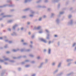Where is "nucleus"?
<instances>
[{"label": "nucleus", "instance_id": "obj_11", "mask_svg": "<svg viewBox=\"0 0 76 76\" xmlns=\"http://www.w3.org/2000/svg\"><path fill=\"white\" fill-rule=\"evenodd\" d=\"M23 44L24 45H26L27 44L26 43H24Z\"/></svg>", "mask_w": 76, "mask_h": 76}, {"label": "nucleus", "instance_id": "obj_3", "mask_svg": "<svg viewBox=\"0 0 76 76\" xmlns=\"http://www.w3.org/2000/svg\"><path fill=\"white\" fill-rule=\"evenodd\" d=\"M51 51V49H49V54H50V52Z\"/></svg>", "mask_w": 76, "mask_h": 76}, {"label": "nucleus", "instance_id": "obj_5", "mask_svg": "<svg viewBox=\"0 0 76 76\" xmlns=\"http://www.w3.org/2000/svg\"><path fill=\"white\" fill-rule=\"evenodd\" d=\"M5 61H7V60H9V59L7 58H5Z\"/></svg>", "mask_w": 76, "mask_h": 76}, {"label": "nucleus", "instance_id": "obj_16", "mask_svg": "<svg viewBox=\"0 0 76 76\" xmlns=\"http://www.w3.org/2000/svg\"><path fill=\"white\" fill-rule=\"evenodd\" d=\"M27 24H28V25H29V24H30V23H29V22H28V23H27Z\"/></svg>", "mask_w": 76, "mask_h": 76}, {"label": "nucleus", "instance_id": "obj_2", "mask_svg": "<svg viewBox=\"0 0 76 76\" xmlns=\"http://www.w3.org/2000/svg\"><path fill=\"white\" fill-rule=\"evenodd\" d=\"M41 27L40 26H39L37 28V29H41Z\"/></svg>", "mask_w": 76, "mask_h": 76}, {"label": "nucleus", "instance_id": "obj_44", "mask_svg": "<svg viewBox=\"0 0 76 76\" xmlns=\"http://www.w3.org/2000/svg\"><path fill=\"white\" fill-rule=\"evenodd\" d=\"M5 16H4V17H5Z\"/></svg>", "mask_w": 76, "mask_h": 76}, {"label": "nucleus", "instance_id": "obj_30", "mask_svg": "<svg viewBox=\"0 0 76 76\" xmlns=\"http://www.w3.org/2000/svg\"><path fill=\"white\" fill-rule=\"evenodd\" d=\"M23 28H21V30H23Z\"/></svg>", "mask_w": 76, "mask_h": 76}, {"label": "nucleus", "instance_id": "obj_31", "mask_svg": "<svg viewBox=\"0 0 76 76\" xmlns=\"http://www.w3.org/2000/svg\"><path fill=\"white\" fill-rule=\"evenodd\" d=\"M7 53H9V52H7Z\"/></svg>", "mask_w": 76, "mask_h": 76}, {"label": "nucleus", "instance_id": "obj_37", "mask_svg": "<svg viewBox=\"0 0 76 76\" xmlns=\"http://www.w3.org/2000/svg\"><path fill=\"white\" fill-rule=\"evenodd\" d=\"M69 18H70V16H69Z\"/></svg>", "mask_w": 76, "mask_h": 76}, {"label": "nucleus", "instance_id": "obj_29", "mask_svg": "<svg viewBox=\"0 0 76 76\" xmlns=\"http://www.w3.org/2000/svg\"><path fill=\"white\" fill-rule=\"evenodd\" d=\"M30 16H33V15H30Z\"/></svg>", "mask_w": 76, "mask_h": 76}, {"label": "nucleus", "instance_id": "obj_12", "mask_svg": "<svg viewBox=\"0 0 76 76\" xmlns=\"http://www.w3.org/2000/svg\"><path fill=\"white\" fill-rule=\"evenodd\" d=\"M41 19H42V18H40L39 19V20H41Z\"/></svg>", "mask_w": 76, "mask_h": 76}, {"label": "nucleus", "instance_id": "obj_39", "mask_svg": "<svg viewBox=\"0 0 76 76\" xmlns=\"http://www.w3.org/2000/svg\"><path fill=\"white\" fill-rule=\"evenodd\" d=\"M33 76H35V75H33Z\"/></svg>", "mask_w": 76, "mask_h": 76}, {"label": "nucleus", "instance_id": "obj_47", "mask_svg": "<svg viewBox=\"0 0 76 76\" xmlns=\"http://www.w3.org/2000/svg\"><path fill=\"white\" fill-rule=\"evenodd\" d=\"M31 56L32 57V56Z\"/></svg>", "mask_w": 76, "mask_h": 76}, {"label": "nucleus", "instance_id": "obj_6", "mask_svg": "<svg viewBox=\"0 0 76 76\" xmlns=\"http://www.w3.org/2000/svg\"><path fill=\"white\" fill-rule=\"evenodd\" d=\"M16 25H15V26H13V28L14 29H15L16 27Z\"/></svg>", "mask_w": 76, "mask_h": 76}, {"label": "nucleus", "instance_id": "obj_27", "mask_svg": "<svg viewBox=\"0 0 76 76\" xmlns=\"http://www.w3.org/2000/svg\"><path fill=\"white\" fill-rule=\"evenodd\" d=\"M28 34H29V35H30V34H31V32H29L28 33Z\"/></svg>", "mask_w": 76, "mask_h": 76}, {"label": "nucleus", "instance_id": "obj_19", "mask_svg": "<svg viewBox=\"0 0 76 76\" xmlns=\"http://www.w3.org/2000/svg\"><path fill=\"white\" fill-rule=\"evenodd\" d=\"M26 67H29V65H26Z\"/></svg>", "mask_w": 76, "mask_h": 76}, {"label": "nucleus", "instance_id": "obj_36", "mask_svg": "<svg viewBox=\"0 0 76 76\" xmlns=\"http://www.w3.org/2000/svg\"><path fill=\"white\" fill-rule=\"evenodd\" d=\"M8 16V17H10V16Z\"/></svg>", "mask_w": 76, "mask_h": 76}, {"label": "nucleus", "instance_id": "obj_7", "mask_svg": "<svg viewBox=\"0 0 76 76\" xmlns=\"http://www.w3.org/2000/svg\"><path fill=\"white\" fill-rule=\"evenodd\" d=\"M55 37H57V35H55Z\"/></svg>", "mask_w": 76, "mask_h": 76}, {"label": "nucleus", "instance_id": "obj_26", "mask_svg": "<svg viewBox=\"0 0 76 76\" xmlns=\"http://www.w3.org/2000/svg\"><path fill=\"white\" fill-rule=\"evenodd\" d=\"M27 1H28V0H26L25 1V2L26 3V2H27Z\"/></svg>", "mask_w": 76, "mask_h": 76}, {"label": "nucleus", "instance_id": "obj_48", "mask_svg": "<svg viewBox=\"0 0 76 76\" xmlns=\"http://www.w3.org/2000/svg\"><path fill=\"white\" fill-rule=\"evenodd\" d=\"M68 61V60H67V61Z\"/></svg>", "mask_w": 76, "mask_h": 76}, {"label": "nucleus", "instance_id": "obj_23", "mask_svg": "<svg viewBox=\"0 0 76 76\" xmlns=\"http://www.w3.org/2000/svg\"><path fill=\"white\" fill-rule=\"evenodd\" d=\"M60 64H59V65L58 66V67H60Z\"/></svg>", "mask_w": 76, "mask_h": 76}, {"label": "nucleus", "instance_id": "obj_14", "mask_svg": "<svg viewBox=\"0 0 76 76\" xmlns=\"http://www.w3.org/2000/svg\"><path fill=\"white\" fill-rule=\"evenodd\" d=\"M3 39V38L2 37H0V39Z\"/></svg>", "mask_w": 76, "mask_h": 76}, {"label": "nucleus", "instance_id": "obj_1", "mask_svg": "<svg viewBox=\"0 0 76 76\" xmlns=\"http://www.w3.org/2000/svg\"><path fill=\"white\" fill-rule=\"evenodd\" d=\"M41 41H43V42H45V43H46V42H47V41H46V40L43 39H41Z\"/></svg>", "mask_w": 76, "mask_h": 76}, {"label": "nucleus", "instance_id": "obj_4", "mask_svg": "<svg viewBox=\"0 0 76 76\" xmlns=\"http://www.w3.org/2000/svg\"><path fill=\"white\" fill-rule=\"evenodd\" d=\"M16 51H17V50H13V52H16Z\"/></svg>", "mask_w": 76, "mask_h": 76}, {"label": "nucleus", "instance_id": "obj_21", "mask_svg": "<svg viewBox=\"0 0 76 76\" xmlns=\"http://www.w3.org/2000/svg\"><path fill=\"white\" fill-rule=\"evenodd\" d=\"M63 12H61L60 13V14H63Z\"/></svg>", "mask_w": 76, "mask_h": 76}, {"label": "nucleus", "instance_id": "obj_18", "mask_svg": "<svg viewBox=\"0 0 76 76\" xmlns=\"http://www.w3.org/2000/svg\"><path fill=\"white\" fill-rule=\"evenodd\" d=\"M37 58H38V59H39V58H40V57H38Z\"/></svg>", "mask_w": 76, "mask_h": 76}, {"label": "nucleus", "instance_id": "obj_15", "mask_svg": "<svg viewBox=\"0 0 76 76\" xmlns=\"http://www.w3.org/2000/svg\"><path fill=\"white\" fill-rule=\"evenodd\" d=\"M51 42L50 41L49 42V44H50V43H51Z\"/></svg>", "mask_w": 76, "mask_h": 76}, {"label": "nucleus", "instance_id": "obj_28", "mask_svg": "<svg viewBox=\"0 0 76 76\" xmlns=\"http://www.w3.org/2000/svg\"><path fill=\"white\" fill-rule=\"evenodd\" d=\"M44 52H45V51H46V50L45 49V50H44Z\"/></svg>", "mask_w": 76, "mask_h": 76}, {"label": "nucleus", "instance_id": "obj_38", "mask_svg": "<svg viewBox=\"0 0 76 76\" xmlns=\"http://www.w3.org/2000/svg\"><path fill=\"white\" fill-rule=\"evenodd\" d=\"M49 38L48 37H47V39H48Z\"/></svg>", "mask_w": 76, "mask_h": 76}, {"label": "nucleus", "instance_id": "obj_20", "mask_svg": "<svg viewBox=\"0 0 76 76\" xmlns=\"http://www.w3.org/2000/svg\"><path fill=\"white\" fill-rule=\"evenodd\" d=\"M54 64H55V63H53V64H52V65H54Z\"/></svg>", "mask_w": 76, "mask_h": 76}, {"label": "nucleus", "instance_id": "obj_34", "mask_svg": "<svg viewBox=\"0 0 76 76\" xmlns=\"http://www.w3.org/2000/svg\"><path fill=\"white\" fill-rule=\"evenodd\" d=\"M3 13H2L1 14V15H3Z\"/></svg>", "mask_w": 76, "mask_h": 76}, {"label": "nucleus", "instance_id": "obj_22", "mask_svg": "<svg viewBox=\"0 0 76 76\" xmlns=\"http://www.w3.org/2000/svg\"><path fill=\"white\" fill-rule=\"evenodd\" d=\"M26 18V16H24L23 17V18Z\"/></svg>", "mask_w": 76, "mask_h": 76}, {"label": "nucleus", "instance_id": "obj_41", "mask_svg": "<svg viewBox=\"0 0 76 76\" xmlns=\"http://www.w3.org/2000/svg\"><path fill=\"white\" fill-rule=\"evenodd\" d=\"M11 22V21H9V22Z\"/></svg>", "mask_w": 76, "mask_h": 76}, {"label": "nucleus", "instance_id": "obj_9", "mask_svg": "<svg viewBox=\"0 0 76 76\" xmlns=\"http://www.w3.org/2000/svg\"><path fill=\"white\" fill-rule=\"evenodd\" d=\"M76 45V43H74V44L73 45V46H75V45Z\"/></svg>", "mask_w": 76, "mask_h": 76}, {"label": "nucleus", "instance_id": "obj_24", "mask_svg": "<svg viewBox=\"0 0 76 76\" xmlns=\"http://www.w3.org/2000/svg\"><path fill=\"white\" fill-rule=\"evenodd\" d=\"M8 30L9 31H11V29H10V28H9Z\"/></svg>", "mask_w": 76, "mask_h": 76}, {"label": "nucleus", "instance_id": "obj_25", "mask_svg": "<svg viewBox=\"0 0 76 76\" xmlns=\"http://www.w3.org/2000/svg\"><path fill=\"white\" fill-rule=\"evenodd\" d=\"M8 41V40H5V42H7V41Z\"/></svg>", "mask_w": 76, "mask_h": 76}, {"label": "nucleus", "instance_id": "obj_40", "mask_svg": "<svg viewBox=\"0 0 76 76\" xmlns=\"http://www.w3.org/2000/svg\"><path fill=\"white\" fill-rule=\"evenodd\" d=\"M28 9H26V10H28Z\"/></svg>", "mask_w": 76, "mask_h": 76}, {"label": "nucleus", "instance_id": "obj_8", "mask_svg": "<svg viewBox=\"0 0 76 76\" xmlns=\"http://www.w3.org/2000/svg\"><path fill=\"white\" fill-rule=\"evenodd\" d=\"M26 62H29V60H26Z\"/></svg>", "mask_w": 76, "mask_h": 76}, {"label": "nucleus", "instance_id": "obj_33", "mask_svg": "<svg viewBox=\"0 0 76 76\" xmlns=\"http://www.w3.org/2000/svg\"><path fill=\"white\" fill-rule=\"evenodd\" d=\"M44 18H45V16L44 15Z\"/></svg>", "mask_w": 76, "mask_h": 76}, {"label": "nucleus", "instance_id": "obj_32", "mask_svg": "<svg viewBox=\"0 0 76 76\" xmlns=\"http://www.w3.org/2000/svg\"><path fill=\"white\" fill-rule=\"evenodd\" d=\"M21 41H22V42H23V40H21Z\"/></svg>", "mask_w": 76, "mask_h": 76}, {"label": "nucleus", "instance_id": "obj_10", "mask_svg": "<svg viewBox=\"0 0 76 76\" xmlns=\"http://www.w3.org/2000/svg\"><path fill=\"white\" fill-rule=\"evenodd\" d=\"M46 31L47 32H48V31L47 30H46Z\"/></svg>", "mask_w": 76, "mask_h": 76}, {"label": "nucleus", "instance_id": "obj_35", "mask_svg": "<svg viewBox=\"0 0 76 76\" xmlns=\"http://www.w3.org/2000/svg\"><path fill=\"white\" fill-rule=\"evenodd\" d=\"M31 44H32V42L31 41Z\"/></svg>", "mask_w": 76, "mask_h": 76}, {"label": "nucleus", "instance_id": "obj_42", "mask_svg": "<svg viewBox=\"0 0 76 76\" xmlns=\"http://www.w3.org/2000/svg\"><path fill=\"white\" fill-rule=\"evenodd\" d=\"M1 66H0V68H1Z\"/></svg>", "mask_w": 76, "mask_h": 76}, {"label": "nucleus", "instance_id": "obj_13", "mask_svg": "<svg viewBox=\"0 0 76 76\" xmlns=\"http://www.w3.org/2000/svg\"><path fill=\"white\" fill-rule=\"evenodd\" d=\"M42 31H40L39 32V33H40V34H41V33H42Z\"/></svg>", "mask_w": 76, "mask_h": 76}, {"label": "nucleus", "instance_id": "obj_45", "mask_svg": "<svg viewBox=\"0 0 76 76\" xmlns=\"http://www.w3.org/2000/svg\"><path fill=\"white\" fill-rule=\"evenodd\" d=\"M75 64H76V62L75 63Z\"/></svg>", "mask_w": 76, "mask_h": 76}, {"label": "nucleus", "instance_id": "obj_17", "mask_svg": "<svg viewBox=\"0 0 76 76\" xmlns=\"http://www.w3.org/2000/svg\"><path fill=\"white\" fill-rule=\"evenodd\" d=\"M12 41H10L9 42V43H12Z\"/></svg>", "mask_w": 76, "mask_h": 76}, {"label": "nucleus", "instance_id": "obj_43", "mask_svg": "<svg viewBox=\"0 0 76 76\" xmlns=\"http://www.w3.org/2000/svg\"><path fill=\"white\" fill-rule=\"evenodd\" d=\"M53 14H52V15H53Z\"/></svg>", "mask_w": 76, "mask_h": 76}, {"label": "nucleus", "instance_id": "obj_46", "mask_svg": "<svg viewBox=\"0 0 76 76\" xmlns=\"http://www.w3.org/2000/svg\"><path fill=\"white\" fill-rule=\"evenodd\" d=\"M32 38H33V37H32Z\"/></svg>", "mask_w": 76, "mask_h": 76}]
</instances>
